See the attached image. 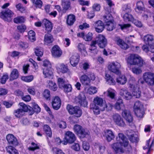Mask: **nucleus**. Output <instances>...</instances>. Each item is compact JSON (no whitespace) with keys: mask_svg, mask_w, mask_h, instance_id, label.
<instances>
[{"mask_svg":"<svg viewBox=\"0 0 154 154\" xmlns=\"http://www.w3.org/2000/svg\"><path fill=\"white\" fill-rule=\"evenodd\" d=\"M35 53L38 57H42L43 55V50L40 47H37L35 49Z\"/></svg>","mask_w":154,"mask_h":154,"instance_id":"a18cd8bd","label":"nucleus"},{"mask_svg":"<svg viewBox=\"0 0 154 154\" xmlns=\"http://www.w3.org/2000/svg\"><path fill=\"white\" fill-rule=\"evenodd\" d=\"M118 137L116 138L117 140L119 142L122 141L123 144V146L124 147H127L129 144V142L127 138L125 137L124 135L122 133H119L118 135Z\"/></svg>","mask_w":154,"mask_h":154,"instance_id":"aec40b11","label":"nucleus"},{"mask_svg":"<svg viewBox=\"0 0 154 154\" xmlns=\"http://www.w3.org/2000/svg\"><path fill=\"white\" fill-rule=\"evenodd\" d=\"M43 97L47 100H50V91L48 90H45L43 93Z\"/></svg>","mask_w":154,"mask_h":154,"instance_id":"680f3d73","label":"nucleus"},{"mask_svg":"<svg viewBox=\"0 0 154 154\" xmlns=\"http://www.w3.org/2000/svg\"><path fill=\"white\" fill-rule=\"evenodd\" d=\"M39 146L38 144L35 143L34 142H32L31 143V146L28 148V149L29 151H32L35 150L39 149Z\"/></svg>","mask_w":154,"mask_h":154,"instance_id":"49530a36","label":"nucleus"},{"mask_svg":"<svg viewBox=\"0 0 154 154\" xmlns=\"http://www.w3.org/2000/svg\"><path fill=\"white\" fill-rule=\"evenodd\" d=\"M43 68V73L45 77L52 79L53 76L52 69L51 67L47 68Z\"/></svg>","mask_w":154,"mask_h":154,"instance_id":"4be33fe9","label":"nucleus"},{"mask_svg":"<svg viewBox=\"0 0 154 154\" xmlns=\"http://www.w3.org/2000/svg\"><path fill=\"white\" fill-rule=\"evenodd\" d=\"M19 105L21 108L15 110L14 112V115L17 118H20L23 116L25 112H27L29 109L27 105L23 103H20Z\"/></svg>","mask_w":154,"mask_h":154,"instance_id":"0eeeda50","label":"nucleus"},{"mask_svg":"<svg viewBox=\"0 0 154 154\" xmlns=\"http://www.w3.org/2000/svg\"><path fill=\"white\" fill-rule=\"evenodd\" d=\"M116 91L113 89L109 88L107 91V95L112 99L114 98Z\"/></svg>","mask_w":154,"mask_h":154,"instance_id":"37998d69","label":"nucleus"},{"mask_svg":"<svg viewBox=\"0 0 154 154\" xmlns=\"http://www.w3.org/2000/svg\"><path fill=\"white\" fill-rule=\"evenodd\" d=\"M105 134L106 139L108 142H110L115 137L114 132L111 130H106L105 132Z\"/></svg>","mask_w":154,"mask_h":154,"instance_id":"a878e982","label":"nucleus"},{"mask_svg":"<svg viewBox=\"0 0 154 154\" xmlns=\"http://www.w3.org/2000/svg\"><path fill=\"white\" fill-rule=\"evenodd\" d=\"M19 76V73L18 70L16 69H14L10 75L9 80L10 81H12L18 78Z\"/></svg>","mask_w":154,"mask_h":154,"instance_id":"7c9ffc66","label":"nucleus"},{"mask_svg":"<svg viewBox=\"0 0 154 154\" xmlns=\"http://www.w3.org/2000/svg\"><path fill=\"white\" fill-rule=\"evenodd\" d=\"M113 107L112 104L110 103L106 104L105 102L103 106L100 109V110L102 111L105 110H106L107 111H110L112 110Z\"/></svg>","mask_w":154,"mask_h":154,"instance_id":"72a5a7b5","label":"nucleus"},{"mask_svg":"<svg viewBox=\"0 0 154 154\" xmlns=\"http://www.w3.org/2000/svg\"><path fill=\"white\" fill-rule=\"evenodd\" d=\"M112 119L114 122L117 125L120 127H124L125 125V123L123 119L118 114L113 115Z\"/></svg>","mask_w":154,"mask_h":154,"instance_id":"9b49d317","label":"nucleus"},{"mask_svg":"<svg viewBox=\"0 0 154 154\" xmlns=\"http://www.w3.org/2000/svg\"><path fill=\"white\" fill-rule=\"evenodd\" d=\"M54 41L52 35L49 33L46 34L44 37V43L45 44L48 45L52 43Z\"/></svg>","mask_w":154,"mask_h":154,"instance_id":"2f4dec72","label":"nucleus"},{"mask_svg":"<svg viewBox=\"0 0 154 154\" xmlns=\"http://www.w3.org/2000/svg\"><path fill=\"white\" fill-rule=\"evenodd\" d=\"M56 68L58 71L63 73L69 72L70 73L67 66L63 63H58L57 65Z\"/></svg>","mask_w":154,"mask_h":154,"instance_id":"5701e85b","label":"nucleus"},{"mask_svg":"<svg viewBox=\"0 0 154 154\" xmlns=\"http://www.w3.org/2000/svg\"><path fill=\"white\" fill-rule=\"evenodd\" d=\"M86 98L84 94L81 93L75 98V101L77 103H79L81 106L86 107L88 105V102L86 100Z\"/></svg>","mask_w":154,"mask_h":154,"instance_id":"f8f14e48","label":"nucleus"},{"mask_svg":"<svg viewBox=\"0 0 154 154\" xmlns=\"http://www.w3.org/2000/svg\"><path fill=\"white\" fill-rule=\"evenodd\" d=\"M6 139L9 144L14 146H17L18 144L16 138L12 134H9L7 135Z\"/></svg>","mask_w":154,"mask_h":154,"instance_id":"6ab92c4d","label":"nucleus"},{"mask_svg":"<svg viewBox=\"0 0 154 154\" xmlns=\"http://www.w3.org/2000/svg\"><path fill=\"white\" fill-rule=\"evenodd\" d=\"M97 44V42L95 40L92 41L90 44V47L89 48L90 50L93 51L96 49L97 48L96 45Z\"/></svg>","mask_w":154,"mask_h":154,"instance_id":"338daca9","label":"nucleus"},{"mask_svg":"<svg viewBox=\"0 0 154 154\" xmlns=\"http://www.w3.org/2000/svg\"><path fill=\"white\" fill-rule=\"evenodd\" d=\"M35 33L33 30L29 31L28 33V37L29 40L32 42L35 41Z\"/></svg>","mask_w":154,"mask_h":154,"instance_id":"a19ab883","label":"nucleus"},{"mask_svg":"<svg viewBox=\"0 0 154 154\" xmlns=\"http://www.w3.org/2000/svg\"><path fill=\"white\" fill-rule=\"evenodd\" d=\"M141 67L134 66L132 67L131 69V71L133 73L137 75H138L141 74L142 72Z\"/></svg>","mask_w":154,"mask_h":154,"instance_id":"c03bdc74","label":"nucleus"},{"mask_svg":"<svg viewBox=\"0 0 154 154\" xmlns=\"http://www.w3.org/2000/svg\"><path fill=\"white\" fill-rule=\"evenodd\" d=\"M127 78L125 75H121L116 79L117 82L121 85H124L126 82Z\"/></svg>","mask_w":154,"mask_h":154,"instance_id":"79ce46f5","label":"nucleus"},{"mask_svg":"<svg viewBox=\"0 0 154 154\" xmlns=\"http://www.w3.org/2000/svg\"><path fill=\"white\" fill-rule=\"evenodd\" d=\"M120 94L124 99L127 100H130L132 98V92L125 88H122L120 90Z\"/></svg>","mask_w":154,"mask_h":154,"instance_id":"2eb2a0df","label":"nucleus"},{"mask_svg":"<svg viewBox=\"0 0 154 154\" xmlns=\"http://www.w3.org/2000/svg\"><path fill=\"white\" fill-rule=\"evenodd\" d=\"M66 109L69 114L74 115L71 118V121L74 123H77V121H74L76 118L80 117L82 115V112L80 108L78 106H75L68 104L66 107Z\"/></svg>","mask_w":154,"mask_h":154,"instance_id":"7ed1b4c3","label":"nucleus"},{"mask_svg":"<svg viewBox=\"0 0 154 154\" xmlns=\"http://www.w3.org/2000/svg\"><path fill=\"white\" fill-rule=\"evenodd\" d=\"M76 137L75 135L70 131H67L65 134V136L62 143L64 145H66L68 143L72 144L76 140Z\"/></svg>","mask_w":154,"mask_h":154,"instance_id":"39448f33","label":"nucleus"},{"mask_svg":"<svg viewBox=\"0 0 154 154\" xmlns=\"http://www.w3.org/2000/svg\"><path fill=\"white\" fill-rule=\"evenodd\" d=\"M97 88L93 86H91L87 90V93L90 94H93L97 92Z\"/></svg>","mask_w":154,"mask_h":154,"instance_id":"864d4df0","label":"nucleus"},{"mask_svg":"<svg viewBox=\"0 0 154 154\" xmlns=\"http://www.w3.org/2000/svg\"><path fill=\"white\" fill-rule=\"evenodd\" d=\"M17 9L21 13H24L26 11V8L23 6L21 3H19L15 5Z\"/></svg>","mask_w":154,"mask_h":154,"instance_id":"603ef678","label":"nucleus"},{"mask_svg":"<svg viewBox=\"0 0 154 154\" xmlns=\"http://www.w3.org/2000/svg\"><path fill=\"white\" fill-rule=\"evenodd\" d=\"M93 34L91 32H88L85 35L84 39L86 41H89L92 39Z\"/></svg>","mask_w":154,"mask_h":154,"instance_id":"69168bd1","label":"nucleus"},{"mask_svg":"<svg viewBox=\"0 0 154 154\" xmlns=\"http://www.w3.org/2000/svg\"><path fill=\"white\" fill-rule=\"evenodd\" d=\"M105 78L108 84L110 85H114L116 84V82L109 74L106 73L105 74Z\"/></svg>","mask_w":154,"mask_h":154,"instance_id":"4c0bfd02","label":"nucleus"},{"mask_svg":"<svg viewBox=\"0 0 154 154\" xmlns=\"http://www.w3.org/2000/svg\"><path fill=\"white\" fill-rule=\"evenodd\" d=\"M122 116L128 123H130L133 122V117L129 111L126 110H124L122 112Z\"/></svg>","mask_w":154,"mask_h":154,"instance_id":"dca6fc26","label":"nucleus"},{"mask_svg":"<svg viewBox=\"0 0 154 154\" xmlns=\"http://www.w3.org/2000/svg\"><path fill=\"white\" fill-rule=\"evenodd\" d=\"M75 21V16L72 14H70L68 15L66 18L67 24L69 26L72 25Z\"/></svg>","mask_w":154,"mask_h":154,"instance_id":"473e14b6","label":"nucleus"},{"mask_svg":"<svg viewBox=\"0 0 154 154\" xmlns=\"http://www.w3.org/2000/svg\"><path fill=\"white\" fill-rule=\"evenodd\" d=\"M14 22L16 23H21L24 21V18L23 17H19L14 19Z\"/></svg>","mask_w":154,"mask_h":154,"instance_id":"e2e57ef3","label":"nucleus"},{"mask_svg":"<svg viewBox=\"0 0 154 154\" xmlns=\"http://www.w3.org/2000/svg\"><path fill=\"white\" fill-rule=\"evenodd\" d=\"M62 5L64 10H67L70 8V4L69 0H62Z\"/></svg>","mask_w":154,"mask_h":154,"instance_id":"ea45409f","label":"nucleus"},{"mask_svg":"<svg viewBox=\"0 0 154 154\" xmlns=\"http://www.w3.org/2000/svg\"><path fill=\"white\" fill-rule=\"evenodd\" d=\"M134 110L136 109H143V105L139 101H136L134 106Z\"/></svg>","mask_w":154,"mask_h":154,"instance_id":"052dcab7","label":"nucleus"},{"mask_svg":"<svg viewBox=\"0 0 154 154\" xmlns=\"http://www.w3.org/2000/svg\"><path fill=\"white\" fill-rule=\"evenodd\" d=\"M103 17L104 20L106 23L114 21L112 20V17L111 15L109 14V13L106 15H104Z\"/></svg>","mask_w":154,"mask_h":154,"instance_id":"de8ad7c7","label":"nucleus"},{"mask_svg":"<svg viewBox=\"0 0 154 154\" xmlns=\"http://www.w3.org/2000/svg\"><path fill=\"white\" fill-rule=\"evenodd\" d=\"M136 83V80L135 78L132 76L130 77L129 80V87L130 88H132L136 86L134 84Z\"/></svg>","mask_w":154,"mask_h":154,"instance_id":"4d7b16f0","label":"nucleus"},{"mask_svg":"<svg viewBox=\"0 0 154 154\" xmlns=\"http://www.w3.org/2000/svg\"><path fill=\"white\" fill-rule=\"evenodd\" d=\"M117 45L122 49L126 50L129 47V45L119 37H117L115 39Z\"/></svg>","mask_w":154,"mask_h":154,"instance_id":"393cba45","label":"nucleus"},{"mask_svg":"<svg viewBox=\"0 0 154 154\" xmlns=\"http://www.w3.org/2000/svg\"><path fill=\"white\" fill-rule=\"evenodd\" d=\"M73 129L76 134L82 138L85 137L86 135H88V131H86L79 125H75Z\"/></svg>","mask_w":154,"mask_h":154,"instance_id":"9d476101","label":"nucleus"},{"mask_svg":"<svg viewBox=\"0 0 154 154\" xmlns=\"http://www.w3.org/2000/svg\"><path fill=\"white\" fill-rule=\"evenodd\" d=\"M127 61L130 65H137L142 67L146 65V63L139 55L135 54H131L127 58Z\"/></svg>","mask_w":154,"mask_h":154,"instance_id":"f257e3e1","label":"nucleus"},{"mask_svg":"<svg viewBox=\"0 0 154 154\" xmlns=\"http://www.w3.org/2000/svg\"><path fill=\"white\" fill-rule=\"evenodd\" d=\"M95 40L97 42V44L100 48H103L106 45L107 40L103 35H98L96 37Z\"/></svg>","mask_w":154,"mask_h":154,"instance_id":"1a4fd4ad","label":"nucleus"},{"mask_svg":"<svg viewBox=\"0 0 154 154\" xmlns=\"http://www.w3.org/2000/svg\"><path fill=\"white\" fill-rule=\"evenodd\" d=\"M150 139H149L148 140H147L146 141V145L143 147V149H148V151L147 152V154H148L149 151L150 150V149L152 147L153 144L154 143V140H153L151 144L150 145H149V144L150 143Z\"/></svg>","mask_w":154,"mask_h":154,"instance_id":"5fc2aeb1","label":"nucleus"},{"mask_svg":"<svg viewBox=\"0 0 154 154\" xmlns=\"http://www.w3.org/2000/svg\"><path fill=\"white\" fill-rule=\"evenodd\" d=\"M94 26L96 31L98 33L102 32L104 28L103 23L100 20H98L95 23Z\"/></svg>","mask_w":154,"mask_h":154,"instance_id":"f3484780","label":"nucleus"},{"mask_svg":"<svg viewBox=\"0 0 154 154\" xmlns=\"http://www.w3.org/2000/svg\"><path fill=\"white\" fill-rule=\"evenodd\" d=\"M143 41L146 44L149 45L152 42L154 44V36L152 35L148 34L145 35L143 37Z\"/></svg>","mask_w":154,"mask_h":154,"instance_id":"c85d7f7f","label":"nucleus"},{"mask_svg":"<svg viewBox=\"0 0 154 154\" xmlns=\"http://www.w3.org/2000/svg\"><path fill=\"white\" fill-rule=\"evenodd\" d=\"M13 15L14 13L11 10L8 9L0 13V17L5 21L9 22L11 20V17Z\"/></svg>","mask_w":154,"mask_h":154,"instance_id":"6e6552de","label":"nucleus"},{"mask_svg":"<svg viewBox=\"0 0 154 154\" xmlns=\"http://www.w3.org/2000/svg\"><path fill=\"white\" fill-rule=\"evenodd\" d=\"M123 18L124 20L126 22L128 21L132 22L134 19L133 16L129 14V13H125L124 14Z\"/></svg>","mask_w":154,"mask_h":154,"instance_id":"c9c22d12","label":"nucleus"},{"mask_svg":"<svg viewBox=\"0 0 154 154\" xmlns=\"http://www.w3.org/2000/svg\"><path fill=\"white\" fill-rule=\"evenodd\" d=\"M122 11L124 12L129 13L131 11V7L129 6H128V5L125 4L123 6Z\"/></svg>","mask_w":154,"mask_h":154,"instance_id":"13d9d810","label":"nucleus"},{"mask_svg":"<svg viewBox=\"0 0 154 154\" xmlns=\"http://www.w3.org/2000/svg\"><path fill=\"white\" fill-rule=\"evenodd\" d=\"M79 56L78 54L73 55L70 59L71 65L74 67L78 63L79 60Z\"/></svg>","mask_w":154,"mask_h":154,"instance_id":"412c9836","label":"nucleus"},{"mask_svg":"<svg viewBox=\"0 0 154 154\" xmlns=\"http://www.w3.org/2000/svg\"><path fill=\"white\" fill-rule=\"evenodd\" d=\"M9 78L8 75L6 73L4 74L0 79V82L2 84H5Z\"/></svg>","mask_w":154,"mask_h":154,"instance_id":"0e129e2a","label":"nucleus"},{"mask_svg":"<svg viewBox=\"0 0 154 154\" xmlns=\"http://www.w3.org/2000/svg\"><path fill=\"white\" fill-rule=\"evenodd\" d=\"M121 67V64L116 61L109 63L108 64L107 68L111 72L117 75L121 74L120 69Z\"/></svg>","mask_w":154,"mask_h":154,"instance_id":"20e7f679","label":"nucleus"},{"mask_svg":"<svg viewBox=\"0 0 154 154\" xmlns=\"http://www.w3.org/2000/svg\"><path fill=\"white\" fill-rule=\"evenodd\" d=\"M33 76L31 75L27 76H22L21 78L22 80L26 82H29L32 81L33 79Z\"/></svg>","mask_w":154,"mask_h":154,"instance_id":"6e6d98bb","label":"nucleus"},{"mask_svg":"<svg viewBox=\"0 0 154 154\" xmlns=\"http://www.w3.org/2000/svg\"><path fill=\"white\" fill-rule=\"evenodd\" d=\"M130 91L132 92V97H134L136 98H139L140 97L141 92L140 88L137 85H136L132 88H130Z\"/></svg>","mask_w":154,"mask_h":154,"instance_id":"a211bd4d","label":"nucleus"},{"mask_svg":"<svg viewBox=\"0 0 154 154\" xmlns=\"http://www.w3.org/2000/svg\"><path fill=\"white\" fill-rule=\"evenodd\" d=\"M114 107L118 110H123L125 108V105L123 103L122 100L119 99L116 103Z\"/></svg>","mask_w":154,"mask_h":154,"instance_id":"c756f323","label":"nucleus"},{"mask_svg":"<svg viewBox=\"0 0 154 154\" xmlns=\"http://www.w3.org/2000/svg\"><path fill=\"white\" fill-rule=\"evenodd\" d=\"M51 52L52 56L55 57H59L62 54V51L58 45H54L52 48Z\"/></svg>","mask_w":154,"mask_h":154,"instance_id":"4468645a","label":"nucleus"},{"mask_svg":"<svg viewBox=\"0 0 154 154\" xmlns=\"http://www.w3.org/2000/svg\"><path fill=\"white\" fill-rule=\"evenodd\" d=\"M43 130L47 135V136L51 137L52 132L50 127L48 125H45L43 126Z\"/></svg>","mask_w":154,"mask_h":154,"instance_id":"f704fd0d","label":"nucleus"},{"mask_svg":"<svg viewBox=\"0 0 154 154\" xmlns=\"http://www.w3.org/2000/svg\"><path fill=\"white\" fill-rule=\"evenodd\" d=\"M105 102L102 98L97 96L93 100L94 103L90 105V109L93 110L94 114L98 115L100 114V109L103 106Z\"/></svg>","mask_w":154,"mask_h":154,"instance_id":"f03ea898","label":"nucleus"},{"mask_svg":"<svg viewBox=\"0 0 154 154\" xmlns=\"http://www.w3.org/2000/svg\"><path fill=\"white\" fill-rule=\"evenodd\" d=\"M32 107L34 111L37 113L40 112L41 109L38 104L35 103H33Z\"/></svg>","mask_w":154,"mask_h":154,"instance_id":"774afa93","label":"nucleus"},{"mask_svg":"<svg viewBox=\"0 0 154 154\" xmlns=\"http://www.w3.org/2000/svg\"><path fill=\"white\" fill-rule=\"evenodd\" d=\"M61 101L58 97H55L52 102V106L53 108L55 110H58L60 107Z\"/></svg>","mask_w":154,"mask_h":154,"instance_id":"b1692460","label":"nucleus"},{"mask_svg":"<svg viewBox=\"0 0 154 154\" xmlns=\"http://www.w3.org/2000/svg\"><path fill=\"white\" fill-rule=\"evenodd\" d=\"M34 5L36 8H40L42 5V2L41 0H31Z\"/></svg>","mask_w":154,"mask_h":154,"instance_id":"8fccbe9b","label":"nucleus"},{"mask_svg":"<svg viewBox=\"0 0 154 154\" xmlns=\"http://www.w3.org/2000/svg\"><path fill=\"white\" fill-rule=\"evenodd\" d=\"M137 7L140 11H144L145 9L144 4L141 1H139L137 2Z\"/></svg>","mask_w":154,"mask_h":154,"instance_id":"bf43d9fd","label":"nucleus"},{"mask_svg":"<svg viewBox=\"0 0 154 154\" xmlns=\"http://www.w3.org/2000/svg\"><path fill=\"white\" fill-rule=\"evenodd\" d=\"M134 110L135 114L137 117L139 118L143 117L144 114V109H136Z\"/></svg>","mask_w":154,"mask_h":154,"instance_id":"09e8293b","label":"nucleus"},{"mask_svg":"<svg viewBox=\"0 0 154 154\" xmlns=\"http://www.w3.org/2000/svg\"><path fill=\"white\" fill-rule=\"evenodd\" d=\"M111 146L116 153H123L124 152V150L122 148L123 144L122 141L114 143L111 145Z\"/></svg>","mask_w":154,"mask_h":154,"instance_id":"ddd939ff","label":"nucleus"},{"mask_svg":"<svg viewBox=\"0 0 154 154\" xmlns=\"http://www.w3.org/2000/svg\"><path fill=\"white\" fill-rule=\"evenodd\" d=\"M80 80L82 85L84 86L89 85L90 84V79L88 76L86 74H84L81 76Z\"/></svg>","mask_w":154,"mask_h":154,"instance_id":"bb28decb","label":"nucleus"},{"mask_svg":"<svg viewBox=\"0 0 154 154\" xmlns=\"http://www.w3.org/2000/svg\"><path fill=\"white\" fill-rule=\"evenodd\" d=\"M144 81L148 85L150 86L154 85V73L147 72H144L143 75Z\"/></svg>","mask_w":154,"mask_h":154,"instance_id":"423d86ee","label":"nucleus"},{"mask_svg":"<svg viewBox=\"0 0 154 154\" xmlns=\"http://www.w3.org/2000/svg\"><path fill=\"white\" fill-rule=\"evenodd\" d=\"M116 25V23L114 21L111 22L106 23L105 26L107 30L111 31L115 28Z\"/></svg>","mask_w":154,"mask_h":154,"instance_id":"e433bc0d","label":"nucleus"},{"mask_svg":"<svg viewBox=\"0 0 154 154\" xmlns=\"http://www.w3.org/2000/svg\"><path fill=\"white\" fill-rule=\"evenodd\" d=\"M42 25L44 26L46 30L50 32L52 29V25L51 23L46 19H44L42 22Z\"/></svg>","mask_w":154,"mask_h":154,"instance_id":"cd10ccee","label":"nucleus"},{"mask_svg":"<svg viewBox=\"0 0 154 154\" xmlns=\"http://www.w3.org/2000/svg\"><path fill=\"white\" fill-rule=\"evenodd\" d=\"M6 149L9 154H19L18 151L11 146H8Z\"/></svg>","mask_w":154,"mask_h":154,"instance_id":"58836bf2","label":"nucleus"},{"mask_svg":"<svg viewBox=\"0 0 154 154\" xmlns=\"http://www.w3.org/2000/svg\"><path fill=\"white\" fill-rule=\"evenodd\" d=\"M58 84L60 88H62L66 85V81L65 79L59 78L57 79Z\"/></svg>","mask_w":154,"mask_h":154,"instance_id":"3c124183","label":"nucleus"}]
</instances>
